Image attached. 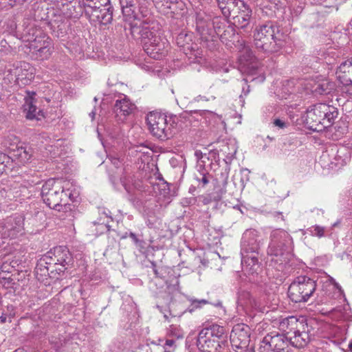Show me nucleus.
<instances>
[{
  "label": "nucleus",
  "instance_id": "obj_33",
  "mask_svg": "<svg viewBox=\"0 0 352 352\" xmlns=\"http://www.w3.org/2000/svg\"><path fill=\"white\" fill-rule=\"evenodd\" d=\"M100 0H82V3L85 10V13L87 16H96L95 14L98 12L96 8V3Z\"/></svg>",
  "mask_w": 352,
  "mask_h": 352
},
{
  "label": "nucleus",
  "instance_id": "obj_7",
  "mask_svg": "<svg viewBox=\"0 0 352 352\" xmlns=\"http://www.w3.org/2000/svg\"><path fill=\"white\" fill-rule=\"evenodd\" d=\"M130 25L132 36L135 39H140L143 47L148 41L160 37L157 35L158 24L152 19L151 14L149 17L146 16L140 21H133Z\"/></svg>",
  "mask_w": 352,
  "mask_h": 352
},
{
  "label": "nucleus",
  "instance_id": "obj_42",
  "mask_svg": "<svg viewBox=\"0 0 352 352\" xmlns=\"http://www.w3.org/2000/svg\"><path fill=\"white\" fill-rule=\"evenodd\" d=\"M172 281L173 282V283L171 284V285H169L167 281L166 282V283L167 285L168 289L171 292L177 290L178 288H179V280H178V278L177 277H175V276H174L173 278Z\"/></svg>",
  "mask_w": 352,
  "mask_h": 352
},
{
  "label": "nucleus",
  "instance_id": "obj_28",
  "mask_svg": "<svg viewBox=\"0 0 352 352\" xmlns=\"http://www.w3.org/2000/svg\"><path fill=\"white\" fill-rule=\"evenodd\" d=\"M32 149L28 146H18L13 149L12 156L22 164H25L30 161L32 156Z\"/></svg>",
  "mask_w": 352,
  "mask_h": 352
},
{
  "label": "nucleus",
  "instance_id": "obj_1",
  "mask_svg": "<svg viewBox=\"0 0 352 352\" xmlns=\"http://www.w3.org/2000/svg\"><path fill=\"white\" fill-rule=\"evenodd\" d=\"M281 34L278 27L272 21L258 25L254 32L255 47L261 52L274 53L283 46Z\"/></svg>",
  "mask_w": 352,
  "mask_h": 352
},
{
  "label": "nucleus",
  "instance_id": "obj_31",
  "mask_svg": "<svg viewBox=\"0 0 352 352\" xmlns=\"http://www.w3.org/2000/svg\"><path fill=\"white\" fill-rule=\"evenodd\" d=\"M223 31H220V34H217V36H220L221 41L229 45V43H233L235 38V31L232 25H226L223 27Z\"/></svg>",
  "mask_w": 352,
  "mask_h": 352
},
{
  "label": "nucleus",
  "instance_id": "obj_27",
  "mask_svg": "<svg viewBox=\"0 0 352 352\" xmlns=\"http://www.w3.org/2000/svg\"><path fill=\"white\" fill-rule=\"evenodd\" d=\"M322 105L324 106V109H325V110L322 113L323 120H322V122L324 124L325 129L332 125L335 119L338 116V111L336 107L332 105L326 103H322Z\"/></svg>",
  "mask_w": 352,
  "mask_h": 352
},
{
  "label": "nucleus",
  "instance_id": "obj_3",
  "mask_svg": "<svg viewBox=\"0 0 352 352\" xmlns=\"http://www.w3.org/2000/svg\"><path fill=\"white\" fill-rule=\"evenodd\" d=\"M281 329L289 337L290 344L296 348L305 346L310 340L309 327L306 319L301 316L297 318L289 316L280 322Z\"/></svg>",
  "mask_w": 352,
  "mask_h": 352
},
{
  "label": "nucleus",
  "instance_id": "obj_19",
  "mask_svg": "<svg viewBox=\"0 0 352 352\" xmlns=\"http://www.w3.org/2000/svg\"><path fill=\"white\" fill-rule=\"evenodd\" d=\"M220 23V19L214 18L212 21H199L197 23V30L199 32L201 38L205 41H214L220 34V27L218 30L215 28L216 25Z\"/></svg>",
  "mask_w": 352,
  "mask_h": 352
},
{
  "label": "nucleus",
  "instance_id": "obj_10",
  "mask_svg": "<svg viewBox=\"0 0 352 352\" xmlns=\"http://www.w3.org/2000/svg\"><path fill=\"white\" fill-rule=\"evenodd\" d=\"M45 256L47 257L51 266L56 270V274L58 275L63 273L73 261L72 256L65 246L56 247Z\"/></svg>",
  "mask_w": 352,
  "mask_h": 352
},
{
  "label": "nucleus",
  "instance_id": "obj_29",
  "mask_svg": "<svg viewBox=\"0 0 352 352\" xmlns=\"http://www.w3.org/2000/svg\"><path fill=\"white\" fill-rule=\"evenodd\" d=\"M44 46H52V40L45 34L36 36L28 45L30 51L39 50Z\"/></svg>",
  "mask_w": 352,
  "mask_h": 352
},
{
  "label": "nucleus",
  "instance_id": "obj_48",
  "mask_svg": "<svg viewBox=\"0 0 352 352\" xmlns=\"http://www.w3.org/2000/svg\"><path fill=\"white\" fill-rule=\"evenodd\" d=\"M207 303V301L206 300H193L192 301V305H194L195 307H199L201 305H206Z\"/></svg>",
  "mask_w": 352,
  "mask_h": 352
},
{
  "label": "nucleus",
  "instance_id": "obj_60",
  "mask_svg": "<svg viewBox=\"0 0 352 352\" xmlns=\"http://www.w3.org/2000/svg\"><path fill=\"white\" fill-rule=\"evenodd\" d=\"M351 24L352 25V19H351Z\"/></svg>",
  "mask_w": 352,
  "mask_h": 352
},
{
  "label": "nucleus",
  "instance_id": "obj_53",
  "mask_svg": "<svg viewBox=\"0 0 352 352\" xmlns=\"http://www.w3.org/2000/svg\"><path fill=\"white\" fill-rule=\"evenodd\" d=\"M196 100L197 101H199L200 100H208V99L205 96H197Z\"/></svg>",
  "mask_w": 352,
  "mask_h": 352
},
{
  "label": "nucleus",
  "instance_id": "obj_54",
  "mask_svg": "<svg viewBox=\"0 0 352 352\" xmlns=\"http://www.w3.org/2000/svg\"><path fill=\"white\" fill-rule=\"evenodd\" d=\"M6 316H0V322H1L4 323V322H6Z\"/></svg>",
  "mask_w": 352,
  "mask_h": 352
},
{
  "label": "nucleus",
  "instance_id": "obj_8",
  "mask_svg": "<svg viewBox=\"0 0 352 352\" xmlns=\"http://www.w3.org/2000/svg\"><path fill=\"white\" fill-rule=\"evenodd\" d=\"M271 241L269 244L267 253L272 257H280V261H286L289 253V245L291 242L290 235L283 230H273L270 235Z\"/></svg>",
  "mask_w": 352,
  "mask_h": 352
},
{
  "label": "nucleus",
  "instance_id": "obj_4",
  "mask_svg": "<svg viewBox=\"0 0 352 352\" xmlns=\"http://www.w3.org/2000/svg\"><path fill=\"white\" fill-rule=\"evenodd\" d=\"M41 197L50 208L61 211L66 209L68 199H72L69 189L65 190L55 179H48L42 186Z\"/></svg>",
  "mask_w": 352,
  "mask_h": 352
},
{
  "label": "nucleus",
  "instance_id": "obj_32",
  "mask_svg": "<svg viewBox=\"0 0 352 352\" xmlns=\"http://www.w3.org/2000/svg\"><path fill=\"white\" fill-rule=\"evenodd\" d=\"M121 182L128 193H133V189H139L141 186L139 180L134 179L132 177L124 176L122 177Z\"/></svg>",
  "mask_w": 352,
  "mask_h": 352
},
{
  "label": "nucleus",
  "instance_id": "obj_24",
  "mask_svg": "<svg viewBox=\"0 0 352 352\" xmlns=\"http://www.w3.org/2000/svg\"><path fill=\"white\" fill-rule=\"evenodd\" d=\"M190 41H191V35L184 32L179 33L176 37L177 45L182 48L186 55H190V58L192 55L197 57V52L195 50L192 44L190 43Z\"/></svg>",
  "mask_w": 352,
  "mask_h": 352
},
{
  "label": "nucleus",
  "instance_id": "obj_56",
  "mask_svg": "<svg viewBox=\"0 0 352 352\" xmlns=\"http://www.w3.org/2000/svg\"><path fill=\"white\" fill-rule=\"evenodd\" d=\"M128 236H129V233L125 232V234L121 236V239H126Z\"/></svg>",
  "mask_w": 352,
  "mask_h": 352
},
{
  "label": "nucleus",
  "instance_id": "obj_23",
  "mask_svg": "<svg viewBox=\"0 0 352 352\" xmlns=\"http://www.w3.org/2000/svg\"><path fill=\"white\" fill-rule=\"evenodd\" d=\"M322 118H318L315 115V113L310 107L306 111L304 116V122L307 126L311 131H322L324 129V124H322Z\"/></svg>",
  "mask_w": 352,
  "mask_h": 352
},
{
  "label": "nucleus",
  "instance_id": "obj_61",
  "mask_svg": "<svg viewBox=\"0 0 352 352\" xmlns=\"http://www.w3.org/2000/svg\"><path fill=\"white\" fill-rule=\"evenodd\" d=\"M351 94L352 95V93H351Z\"/></svg>",
  "mask_w": 352,
  "mask_h": 352
},
{
  "label": "nucleus",
  "instance_id": "obj_9",
  "mask_svg": "<svg viewBox=\"0 0 352 352\" xmlns=\"http://www.w3.org/2000/svg\"><path fill=\"white\" fill-rule=\"evenodd\" d=\"M122 12L126 20L140 21L151 15L150 0H119Z\"/></svg>",
  "mask_w": 352,
  "mask_h": 352
},
{
  "label": "nucleus",
  "instance_id": "obj_16",
  "mask_svg": "<svg viewBox=\"0 0 352 352\" xmlns=\"http://www.w3.org/2000/svg\"><path fill=\"white\" fill-rule=\"evenodd\" d=\"M263 342L267 345L273 352H289L290 344L289 337L285 334H267L264 337Z\"/></svg>",
  "mask_w": 352,
  "mask_h": 352
},
{
  "label": "nucleus",
  "instance_id": "obj_38",
  "mask_svg": "<svg viewBox=\"0 0 352 352\" xmlns=\"http://www.w3.org/2000/svg\"><path fill=\"white\" fill-rule=\"evenodd\" d=\"M168 334L177 339L184 337V332L182 329L177 325L171 324L168 329Z\"/></svg>",
  "mask_w": 352,
  "mask_h": 352
},
{
  "label": "nucleus",
  "instance_id": "obj_37",
  "mask_svg": "<svg viewBox=\"0 0 352 352\" xmlns=\"http://www.w3.org/2000/svg\"><path fill=\"white\" fill-rule=\"evenodd\" d=\"M153 2L157 6L162 3V6L171 10V12H175V6L176 4H179L180 6H183L184 4L182 1L177 2V0H152Z\"/></svg>",
  "mask_w": 352,
  "mask_h": 352
},
{
  "label": "nucleus",
  "instance_id": "obj_45",
  "mask_svg": "<svg viewBox=\"0 0 352 352\" xmlns=\"http://www.w3.org/2000/svg\"><path fill=\"white\" fill-rule=\"evenodd\" d=\"M109 160L111 161V164H113L116 168L119 167L122 162L120 158L117 157L110 156L109 157Z\"/></svg>",
  "mask_w": 352,
  "mask_h": 352
},
{
  "label": "nucleus",
  "instance_id": "obj_18",
  "mask_svg": "<svg viewBox=\"0 0 352 352\" xmlns=\"http://www.w3.org/2000/svg\"><path fill=\"white\" fill-rule=\"evenodd\" d=\"M135 109V105L125 96L116 100L113 106V113L118 122H124Z\"/></svg>",
  "mask_w": 352,
  "mask_h": 352
},
{
  "label": "nucleus",
  "instance_id": "obj_59",
  "mask_svg": "<svg viewBox=\"0 0 352 352\" xmlns=\"http://www.w3.org/2000/svg\"><path fill=\"white\" fill-rule=\"evenodd\" d=\"M164 352H172V351L168 350L166 348L164 349Z\"/></svg>",
  "mask_w": 352,
  "mask_h": 352
},
{
  "label": "nucleus",
  "instance_id": "obj_2",
  "mask_svg": "<svg viewBox=\"0 0 352 352\" xmlns=\"http://www.w3.org/2000/svg\"><path fill=\"white\" fill-rule=\"evenodd\" d=\"M228 336L225 328L212 324L203 328L198 334L197 346L201 352H221L228 347Z\"/></svg>",
  "mask_w": 352,
  "mask_h": 352
},
{
  "label": "nucleus",
  "instance_id": "obj_30",
  "mask_svg": "<svg viewBox=\"0 0 352 352\" xmlns=\"http://www.w3.org/2000/svg\"><path fill=\"white\" fill-rule=\"evenodd\" d=\"M236 146L232 141L222 144L220 151L226 156V164H230L236 153Z\"/></svg>",
  "mask_w": 352,
  "mask_h": 352
},
{
  "label": "nucleus",
  "instance_id": "obj_13",
  "mask_svg": "<svg viewBox=\"0 0 352 352\" xmlns=\"http://www.w3.org/2000/svg\"><path fill=\"white\" fill-rule=\"evenodd\" d=\"M252 16V10L243 0H233L234 23L239 28H246Z\"/></svg>",
  "mask_w": 352,
  "mask_h": 352
},
{
  "label": "nucleus",
  "instance_id": "obj_17",
  "mask_svg": "<svg viewBox=\"0 0 352 352\" xmlns=\"http://www.w3.org/2000/svg\"><path fill=\"white\" fill-rule=\"evenodd\" d=\"M98 12L95 14L96 16H88L90 20L98 22L102 25H107L113 20V7L110 0H100L96 3V8Z\"/></svg>",
  "mask_w": 352,
  "mask_h": 352
},
{
  "label": "nucleus",
  "instance_id": "obj_26",
  "mask_svg": "<svg viewBox=\"0 0 352 352\" xmlns=\"http://www.w3.org/2000/svg\"><path fill=\"white\" fill-rule=\"evenodd\" d=\"M35 93H28V96L25 98V103L23 104L24 111L26 112V118L29 120L36 119L39 120V116L41 113V111H37V108L35 103Z\"/></svg>",
  "mask_w": 352,
  "mask_h": 352
},
{
  "label": "nucleus",
  "instance_id": "obj_50",
  "mask_svg": "<svg viewBox=\"0 0 352 352\" xmlns=\"http://www.w3.org/2000/svg\"><path fill=\"white\" fill-rule=\"evenodd\" d=\"M129 236L130 238H131V239L133 241V242L135 243V244H138L139 242H140V240L138 239V238L137 237L136 234L132 232H129Z\"/></svg>",
  "mask_w": 352,
  "mask_h": 352
},
{
  "label": "nucleus",
  "instance_id": "obj_14",
  "mask_svg": "<svg viewBox=\"0 0 352 352\" xmlns=\"http://www.w3.org/2000/svg\"><path fill=\"white\" fill-rule=\"evenodd\" d=\"M24 219L22 216L10 217L2 223L3 239H15L23 234Z\"/></svg>",
  "mask_w": 352,
  "mask_h": 352
},
{
  "label": "nucleus",
  "instance_id": "obj_41",
  "mask_svg": "<svg viewBox=\"0 0 352 352\" xmlns=\"http://www.w3.org/2000/svg\"><path fill=\"white\" fill-rule=\"evenodd\" d=\"M195 155L198 161L199 166L200 167L203 166L205 164V161L204 160V158H207V160H209V157L208 156L207 153H203L201 151L197 150L195 152Z\"/></svg>",
  "mask_w": 352,
  "mask_h": 352
},
{
  "label": "nucleus",
  "instance_id": "obj_35",
  "mask_svg": "<svg viewBox=\"0 0 352 352\" xmlns=\"http://www.w3.org/2000/svg\"><path fill=\"white\" fill-rule=\"evenodd\" d=\"M307 231L312 236L322 238L325 236L326 228L318 225H314L307 228Z\"/></svg>",
  "mask_w": 352,
  "mask_h": 352
},
{
  "label": "nucleus",
  "instance_id": "obj_46",
  "mask_svg": "<svg viewBox=\"0 0 352 352\" xmlns=\"http://www.w3.org/2000/svg\"><path fill=\"white\" fill-rule=\"evenodd\" d=\"M228 173H221V186L223 187L226 186L228 183Z\"/></svg>",
  "mask_w": 352,
  "mask_h": 352
},
{
  "label": "nucleus",
  "instance_id": "obj_21",
  "mask_svg": "<svg viewBox=\"0 0 352 352\" xmlns=\"http://www.w3.org/2000/svg\"><path fill=\"white\" fill-rule=\"evenodd\" d=\"M56 269L51 266L47 257L45 255L38 261L34 270V273L39 280H43L46 277L55 278Z\"/></svg>",
  "mask_w": 352,
  "mask_h": 352
},
{
  "label": "nucleus",
  "instance_id": "obj_49",
  "mask_svg": "<svg viewBox=\"0 0 352 352\" xmlns=\"http://www.w3.org/2000/svg\"><path fill=\"white\" fill-rule=\"evenodd\" d=\"M101 226V230L102 231L106 230V232H111V226L109 225V222H107L105 223H100L99 224Z\"/></svg>",
  "mask_w": 352,
  "mask_h": 352
},
{
  "label": "nucleus",
  "instance_id": "obj_22",
  "mask_svg": "<svg viewBox=\"0 0 352 352\" xmlns=\"http://www.w3.org/2000/svg\"><path fill=\"white\" fill-rule=\"evenodd\" d=\"M337 78L344 86L352 85V58L342 62L336 71Z\"/></svg>",
  "mask_w": 352,
  "mask_h": 352
},
{
  "label": "nucleus",
  "instance_id": "obj_47",
  "mask_svg": "<svg viewBox=\"0 0 352 352\" xmlns=\"http://www.w3.org/2000/svg\"><path fill=\"white\" fill-rule=\"evenodd\" d=\"M175 342L173 339L166 340L165 344H164V349L166 348L168 349V348L173 347V350H174L175 349Z\"/></svg>",
  "mask_w": 352,
  "mask_h": 352
},
{
  "label": "nucleus",
  "instance_id": "obj_15",
  "mask_svg": "<svg viewBox=\"0 0 352 352\" xmlns=\"http://www.w3.org/2000/svg\"><path fill=\"white\" fill-rule=\"evenodd\" d=\"M143 47L151 58L158 60L166 55L169 43L165 38H155L154 40L146 43Z\"/></svg>",
  "mask_w": 352,
  "mask_h": 352
},
{
  "label": "nucleus",
  "instance_id": "obj_39",
  "mask_svg": "<svg viewBox=\"0 0 352 352\" xmlns=\"http://www.w3.org/2000/svg\"><path fill=\"white\" fill-rule=\"evenodd\" d=\"M10 159L6 154L0 152V176L9 168Z\"/></svg>",
  "mask_w": 352,
  "mask_h": 352
},
{
  "label": "nucleus",
  "instance_id": "obj_11",
  "mask_svg": "<svg viewBox=\"0 0 352 352\" xmlns=\"http://www.w3.org/2000/svg\"><path fill=\"white\" fill-rule=\"evenodd\" d=\"M230 340L236 352H246L250 342V328L244 324L234 325L230 333Z\"/></svg>",
  "mask_w": 352,
  "mask_h": 352
},
{
  "label": "nucleus",
  "instance_id": "obj_58",
  "mask_svg": "<svg viewBox=\"0 0 352 352\" xmlns=\"http://www.w3.org/2000/svg\"><path fill=\"white\" fill-rule=\"evenodd\" d=\"M89 115L91 116L92 119L94 118L95 113L94 111H92Z\"/></svg>",
  "mask_w": 352,
  "mask_h": 352
},
{
  "label": "nucleus",
  "instance_id": "obj_6",
  "mask_svg": "<svg viewBox=\"0 0 352 352\" xmlns=\"http://www.w3.org/2000/svg\"><path fill=\"white\" fill-rule=\"evenodd\" d=\"M316 289V283L306 276L296 277L288 288V296L292 301L298 302H307Z\"/></svg>",
  "mask_w": 352,
  "mask_h": 352
},
{
  "label": "nucleus",
  "instance_id": "obj_40",
  "mask_svg": "<svg viewBox=\"0 0 352 352\" xmlns=\"http://www.w3.org/2000/svg\"><path fill=\"white\" fill-rule=\"evenodd\" d=\"M324 106L322 105V103H317L313 106L311 108L313 109L315 115L318 116V118L322 119V113L324 111L325 109H324Z\"/></svg>",
  "mask_w": 352,
  "mask_h": 352
},
{
  "label": "nucleus",
  "instance_id": "obj_34",
  "mask_svg": "<svg viewBox=\"0 0 352 352\" xmlns=\"http://www.w3.org/2000/svg\"><path fill=\"white\" fill-rule=\"evenodd\" d=\"M51 47L52 46H44L39 50H32L30 52L34 58L44 60L50 58L52 53Z\"/></svg>",
  "mask_w": 352,
  "mask_h": 352
},
{
  "label": "nucleus",
  "instance_id": "obj_57",
  "mask_svg": "<svg viewBox=\"0 0 352 352\" xmlns=\"http://www.w3.org/2000/svg\"><path fill=\"white\" fill-rule=\"evenodd\" d=\"M349 349L352 352V340L349 344Z\"/></svg>",
  "mask_w": 352,
  "mask_h": 352
},
{
  "label": "nucleus",
  "instance_id": "obj_36",
  "mask_svg": "<svg viewBox=\"0 0 352 352\" xmlns=\"http://www.w3.org/2000/svg\"><path fill=\"white\" fill-rule=\"evenodd\" d=\"M332 89V85L329 82L324 81L317 85L314 92L317 94L324 95L330 93Z\"/></svg>",
  "mask_w": 352,
  "mask_h": 352
},
{
  "label": "nucleus",
  "instance_id": "obj_12",
  "mask_svg": "<svg viewBox=\"0 0 352 352\" xmlns=\"http://www.w3.org/2000/svg\"><path fill=\"white\" fill-rule=\"evenodd\" d=\"M14 77V82L19 85L29 84L34 78L35 69L27 62H17L8 70Z\"/></svg>",
  "mask_w": 352,
  "mask_h": 352
},
{
  "label": "nucleus",
  "instance_id": "obj_51",
  "mask_svg": "<svg viewBox=\"0 0 352 352\" xmlns=\"http://www.w3.org/2000/svg\"><path fill=\"white\" fill-rule=\"evenodd\" d=\"M152 265H153V272H154L156 277L161 278L162 276L160 275V272H162V269H161L160 272H159V270L156 268L155 265H154L153 263H152Z\"/></svg>",
  "mask_w": 352,
  "mask_h": 352
},
{
  "label": "nucleus",
  "instance_id": "obj_25",
  "mask_svg": "<svg viewBox=\"0 0 352 352\" xmlns=\"http://www.w3.org/2000/svg\"><path fill=\"white\" fill-rule=\"evenodd\" d=\"M258 252L248 254H241V264L244 270L250 274L257 273L260 269V265L258 260Z\"/></svg>",
  "mask_w": 352,
  "mask_h": 352
},
{
  "label": "nucleus",
  "instance_id": "obj_43",
  "mask_svg": "<svg viewBox=\"0 0 352 352\" xmlns=\"http://www.w3.org/2000/svg\"><path fill=\"white\" fill-rule=\"evenodd\" d=\"M274 124L275 126H277L280 129H284L287 126V122H285L284 120L276 118L274 120Z\"/></svg>",
  "mask_w": 352,
  "mask_h": 352
},
{
  "label": "nucleus",
  "instance_id": "obj_20",
  "mask_svg": "<svg viewBox=\"0 0 352 352\" xmlns=\"http://www.w3.org/2000/svg\"><path fill=\"white\" fill-rule=\"evenodd\" d=\"M241 254L258 252L259 243L256 239V232L253 230H246L243 234Z\"/></svg>",
  "mask_w": 352,
  "mask_h": 352
},
{
  "label": "nucleus",
  "instance_id": "obj_55",
  "mask_svg": "<svg viewBox=\"0 0 352 352\" xmlns=\"http://www.w3.org/2000/svg\"><path fill=\"white\" fill-rule=\"evenodd\" d=\"M2 223H0V238L3 239Z\"/></svg>",
  "mask_w": 352,
  "mask_h": 352
},
{
  "label": "nucleus",
  "instance_id": "obj_5",
  "mask_svg": "<svg viewBox=\"0 0 352 352\" xmlns=\"http://www.w3.org/2000/svg\"><path fill=\"white\" fill-rule=\"evenodd\" d=\"M146 123L152 135L161 140L170 138L176 131L175 117H167L158 112H150Z\"/></svg>",
  "mask_w": 352,
  "mask_h": 352
},
{
  "label": "nucleus",
  "instance_id": "obj_52",
  "mask_svg": "<svg viewBox=\"0 0 352 352\" xmlns=\"http://www.w3.org/2000/svg\"><path fill=\"white\" fill-rule=\"evenodd\" d=\"M221 25H223V27H225V26H226V24H225V23H224V22H221V21H220V23H217V24L216 25L215 28L218 30V27H220V31H221V29H222Z\"/></svg>",
  "mask_w": 352,
  "mask_h": 352
},
{
  "label": "nucleus",
  "instance_id": "obj_44",
  "mask_svg": "<svg viewBox=\"0 0 352 352\" xmlns=\"http://www.w3.org/2000/svg\"><path fill=\"white\" fill-rule=\"evenodd\" d=\"M201 175H202L201 178V179L197 178V180L199 181V183L202 184L203 186H205L206 185H207L209 183L210 175L208 173H203L201 174Z\"/></svg>",
  "mask_w": 352,
  "mask_h": 352
}]
</instances>
